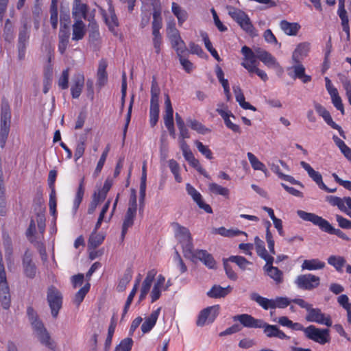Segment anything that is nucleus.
Instances as JSON below:
<instances>
[{
    "instance_id": "6e6552de",
    "label": "nucleus",
    "mask_w": 351,
    "mask_h": 351,
    "mask_svg": "<svg viewBox=\"0 0 351 351\" xmlns=\"http://www.w3.org/2000/svg\"><path fill=\"white\" fill-rule=\"evenodd\" d=\"M304 332L308 339L320 345H324L330 341L328 329L319 328L311 325L304 329Z\"/></svg>"
},
{
    "instance_id": "f3484780",
    "label": "nucleus",
    "mask_w": 351,
    "mask_h": 351,
    "mask_svg": "<svg viewBox=\"0 0 351 351\" xmlns=\"http://www.w3.org/2000/svg\"><path fill=\"white\" fill-rule=\"evenodd\" d=\"M260 47L254 48L253 50L249 47L243 46L241 48V53L243 55V62L241 65L245 68V65H249L250 66H256L258 64L257 62L258 59V50L261 49Z\"/></svg>"
},
{
    "instance_id": "ea45409f",
    "label": "nucleus",
    "mask_w": 351,
    "mask_h": 351,
    "mask_svg": "<svg viewBox=\"0 0 351 351\" xmlns=\"http://www.w3.org/2000/svg\"><path fill=\"white\" fill-rule=\"evenodd\" d=\"M104 16L110 30L114 32L119 25L118 19L114 13V9L110 7L108 12L104 14Z\"/></svg>"
},
{
    "instance_id": "79ce46f5",
    "label": "nucleus",
    "mask_w": 351,
    "mask_h": 351,
    "mask_svg": "<svg viewBox=\"0 0 351 351\" xmlns=\"http://www.w3.org/2000/svg\"><path fill=\"white\" fill-rule=\"evenodd\" d=\"M107 62L106 61L101 60L99 62L98 69H97V84L100 86H103L106 84L108 80V75L106 73Z\"/></svg>"
},
{
    "instance_id": "ddd939ff",
    "label": "nucleus",
    "mask_w": 351,
    "mask_h": 351,
    "mask_svg": "<svg viewBox=\"0 0 351 351\" xmlns=\"http://www.w3.org/2000/svg\"><path fill=\"white\" fill-rule=\"evenodd\" d=\"M306 319L308 322H316L326 326H332L330 316L323 313L319 308H311L308 311Z\"/></svg>"
},
{
    "instance_id": "a18cd8bd",
    "label": "nucleus",
    "mask_w": 351,
    "mask_h": 351,
    "mask_svg": "<svg viewBox=\"0 0 351 351\" xmlns=\"http://www.w3.org/2000/svg\"><path fill=\"white\" fill-rule=\"evenodd\" d=\"M86 11V5L82 3L80 0H75L72 14L76 21L80 20L82 17H84Z\"/></svg>"
},
{
    "instance_id": "9d476101",
    "label": "nucleus",
    "mask_w": 351,
    "mask_h": 351,
    "mask_svg": "<svg viewBox=\"0 0 351 351\" xmlns=\"http://www.w3.org/2000/svg\"><path fill=\"white\" fill-rule=\"evenodd\" d=\"M296 286L304 290H313L319 285L320 278L311 274H302L295 280Z\"/></svg>"
},
{
    "instance_id": "39448f33",
    "label": "nucleus",
    "mask_w": 351,
    "mask_h": 351,
    "mask_svg": "<svg viewBox=\"0 0 351 351\" xmlns=\"http://www.w3.org/2000/svg\"><path fill=\"white\" fill-rule=\"evenodd\" d=\"M250 298L265 310L276 308H284L291 302V300L287 297H277L275 299H268L255 292L252 293Z\"/></svg>"
},
{
    "instance_id": "a19ab883",
    "label": "nucleus",
    "mask_w": 351,
    "mask_h": 351,
    "mask_svg": "<svg viewBox=\"0 0 351 351\" xmlns=\"http://www.w3.org/2000/svg\"><path fill=\"white\" fill-rule=\"evenodd\" d=\"M86 33L85 25L81 20H77L73 25L72 39L79 40L83 38Z\"/></svg>"
},
{
    "instance_id": "bf43d9fd",
    "label": "nucleus",
    "mask_w": 351,
    "mask_h": 351,
    "mask_svg": "<svg viewBox=\"0 0 351 351\" xmlns=\"http://www.w3.org/2000/svg\"><path fill=\"white\" fill-rule=\"evenodd\" d=\"M230 262L235 263L241 269H245L250 264L244 257L240 256H232L228 258Z\"/></svg>"
},
{
    "instance_id": "f257e3e1",
    "label": "nucleus",
    "mask_w": 351,
    "mask_h": 351,
    "mask_svg": "<svg viewBox=\"0 0 351 351\" xmlns=\"http://www.w3.org/2000/svg\"><path fill=\"white\" fill-rule=\"evenodd\" d=\"M27 315L34 337L42 345L49 348H53V341L51 339L50 334L45 327L43 323L38 317L34 310L32 308H28Z\"/></svg>"
},
{
    "instance_id": "423d86ee",
    "label": "nucleus",
    "mask_w": 351,
    "mask_h": 351,
    "mask_svg": "<svg viewBox=\"0 0 351 351\" xmlns=\"http://www.w3.org/2000/svg\"><path fill=\"white\" fill-rule=\"evenodd\" d=\"M167 36L177 54L186 53V47L185 43L182 39L180 32L176 28L175 23H169L167 24Z\"/></svg>"
},
{
    "instance_id": "052dcab7",
    "label": "nucleus",
    "mask_w": 351,
    "mask_h": 351,
    "mask_svg": "<svg viewBox=\"0 0 351 351\" xmlns=\"http://www.w3.org/2000/svg\"><path fill=\"white\" fill-rule=\"evenodd\" d=\"M188 123L191 129L197 131V132L205 134L210 132V130L205 128L201 123L196 120H189Z\"/></svg>"
},
{
    "instance_id": "680f3d73",
    "label": "nucleus",
    "mask_w": 351,
    "mask_h": 351,
    "mask_svg": "<svg viewBox=\"0 0 351 351\" xmlns=\"http://www.w3.org/2000/svg\"><path fill=\"white\" fill-rule=\"evenodd\" d=\"M86 149V143L84 140L79 141L75 149L74 158L75 161L78 160L84 154Z\"/></svg>"
},
{
    "instance_id": "603ef678",
    "label": "nucleus",
    "mask_w": 351,
    "mask_h": 351,
    "mask_svg": "<svg viewBox=\"0 0 351 351\" xmlns=\"http://www.w3.org/2000/svg\"><path fill=\"white\" fill-rule=\"evenodd\" d=\"M24 272L28 278H34L36 275V271L34 264L29 257L25 256L23 259Z\"/></svg>"
},
{
    "instance_id": "9b49d317",
    "label": "nucleus",
    "mask_w": 351,
    "mask_h": 351,
    "mask_svg": "<svg viewBox=\"0 0 351 351\" xmlns=\"http://www.w3.org/2000/svg\"><path fill=\"white\" fill-rule=\"evenodd\" d=\"M219 305H215L202 310L198 316L197 325L203 326L213 322L219 315Z\"/></svg>"
},
{
    "instance_id": "a878e982",
    "label": "nucleus",
    "mask_w": 351,
    "mask_h": 351,
    "mask_svg": "<svg viewBox=\"0 0 351 351\" xmlns=\"http://www.w3.org/2000/svg\"><path fill=\"white\" fill-rule=\"evenodd\" d=\"M84 86V76L83 74L77 73L72 79L71 93L73 98L77 99L80 97Z\"/></svg>"
},
{
    "instance_id": "7c9ffc66",
    "label": "nucleus",
    "mask_w": 351,
    "mask_h": 351,
    "mask_svg": "<svg viewBox=\"0 0 351 351\" xmlns=\"http://www.w3.org/2000/svg\"><path fill=\"white\" fill-rule=\"evenodd\" d=\"M232 290L231 286L222 287L219 285H214L208 292L207 295L211 298H224L228 295Z\"/></svg>"
},
{
    "instance_id": "09e8293b",
    "label": "nucleus",
    "mask_w": 351,
    "mask_h": 351,
    "mask_svg": "<svg viewBox=\"0 0 351 351\" xmlns=\"http://www.w3.org/2000/svg\"><path fill=\"white\" fill-rule=\"evenodd\" d=\"M269 166L270 167L271 170L275 173L279 178L287 181L291 184H298V181H296L292 176L282 173L278 165L274 163H269Z\"/></svg>"
},
{
    "instance_id": "412c9836",
    "label": "nucleus",
    "mask_w": 351,
    "mask_h": 351,
    "mask_svg": "<svg viewBox=\"0 0 351 351\" xmlns=\"http://www.w3.org/2000/svg\"><path fill=\"white\" fill-rule=\"evenodd\" d=\"M258 59L261 61L267 67L280 69L281 66L276 58L270 53L263 49H258L257 51Z\"/></svg>"
},
{
    "instance_id": "393cba45",
    "label": "nucleus",
    "mask_w": 351,
    "mask_h": 351,
    "mask_svg": "<svg viewBox=\"0 0 351 351\" xmlns=\"http://www.w3.org/2000/svg\"><path fill=\"white\" fill-rule=\"evenodd\" d=\"M234 321L239 322L243 326L247 328H261L262 319L254 318L248 314H241L236 315L233 317Z\"/></svg>"
},
{
    "instance_id": "6e6d98bb",
    "label": "nucleus",
    "mask_w": 351,
    "mask_h": 351,
    "mask_svg": "<svg viewBox=\"0 0 351 351\" xmlns=\"http://www.w3.org/2000/svg\"><path fill=\"white\" fill-rule=\"evenodd\" d=\"M90 284L87 282L75 293L73 298V302L76 306H79L83 301L84 297L90 289Z\"/></svg>"
},
{
    "instance_id": "774afa93",
    "label": "nucleus",
    "mask_w": 351,
    "mask_h": 351,
    "mask_svg": "<svg viewBox=\"0 0 351 351\" xmlns=\"http://www.w3.org/2000/svg\"><path fill=\"white\" fill-rule=\"evenodd\" d=\"M184 53L177 55L179 58L180 62L182 66L183 69L186 71V72L191 73L193 69V64L186 58L184 57Z\"/></svg>"
},
{
    "instance_id": "0e129e2a",
    "label": "nucleus",
    "mask_w": 351,
    "mask_h": 351,
    "mask_svg": "<svg viewBox=\"0 0 351 351\" xmlns=\"http://www.w3.org/2000/svg\"><path fill=\"white\" fill-rule=\"evenodd\" d=\"M245 69L251 74L255 73L264 82L268 79L267 73L263 71L258 68V66H250L249 65H245Z\"/></svg>"
},
{
    "instance_id": "338daca9",
    "label": "nucleus",
    "mask_w": 351,
    "mask_h": 351,
    "mask_svg": "<svg viewBox=\"0 0 351 351\" xmlns=\"http://www.w3.org/2000/svg\"><path fill=\"white\" fill-rule=\"evenodd\" d=\"M69 69H64L59 80H58V86L62 89H66L68 88L69 85Z\"/></svg>"
},
{
    "instance_id": "e2e57ef3",
    "label": "nucleus",
    "mask_w": 351,
    "mask_h": 351,
    "mask_svg": "<svg viewBox=\"0 0 351 351\" xmlns=\"http://www.w3.org/2000/svg\"><path fill=\"white\" fill-rule=\"evenodd\" d=\"M51 189V191L49 195V211L51 215L53 216L56 214V191L54 189V186L52 187H50Z\"/></svg>"
},
{
    "instance_id": "c9c22d12",
    "label": "nucleus",
    "mask_w": 351,
    "mask_h": 351,
    "mask_svg": "<svg viewBox=\"0 0 351 351\" xmlns=\"http://www.w3.org/2000/svg\"><path fill=\"white\" fill-rule=\"evenodd\" d=\"M248 160L255 171H262L266 176H268V171L264 163L259 160V159L252 153L248 152L247 154Z\"/></svg>"
},
{
    "instance_id": "f704fd0d",
    "label": "nucleus",
    "mask_w": 351,
    "mask_h": 351,
    "mask_svg": "<svg viewBox=\"0 0 351 351\" xmlns=\"http://www.w3.org/2000/svg\"><path fill=\"white\" fill-rule=\"evenodd\" d=\"M233 91L235 95L237 101L239 105L245 110H252L256 111V109L254 106H252L250 103L245 101L244 95L242 90L239 86H233Z\"/></svg>"
},
{
    "instance_id": "4be33fe9",
    "label": "nucleus",
    "mask_w": 351,
    "mask_h": 351,
    "mask_svg": "<svg viewBox=\"0 0 351 351\" xmlns=\"http://www.w3.org/2000/svg\"><path fill=\"white\" fill-rule=\"evenodd\" d=\"M189 258H191L193 261L199 260L202 261L209 269H214L216 266V263L212 256L205 250H193V255Z\"/></svg>"
},
{
    "instance_id": "c85d7f7f",
    "label": "nucleus",
    "mask_w": 351,
    "mask_h": 351,
    "mask_svg": "<svg viewBox=\"0 0 351 351\" xmlns=\"http://www.w3.org/2000/svg\"><path fill=\"white\" fill-rule=\"evenodd\" d=\"M300 165L306 171L309 177L317 184L320 189H326V186L322 181V175L318 171H315L308 163L304 161L300 162Z\"/></svg>"
},
{
    "instance_id": "13d9d810",
    "label": "nucleus",
    "mask_w": 351,
    "mask_h": 351,
    "mask_svg": "<svg viewBox=\"0 0 351 351\" xmlns=\"http://www.w3.org/2000/svg\"><path fill=\"white\" fill-rule=\"evenodd\" d=\"M133 345V340L130 337L123 339L117 345L114 351H131Z\"/></svg>"
},
{
    "instance_id": "f8f14e48",
    "label": "nucleus",
    "mask_w": 351,
    "mask_h": 351,
    "mask_svg": "<svg viewBox=\"0 0 351 351\" xmlns=\"http://www.w3.org/2000/svg\"><path fill=\"white\" fill-rule=\"evenodd\" d=\"M216 111L223 118L226 126L235 133L240 134L241 132V128L239 125L234 123L230 118L235 119L234 114L228 109L227 106L223 104H219Z\"/></svg>"
},
{
    "instance_id": "5701e85b",
    "label": "nucleus",
    "mask_w": 351,
    "mask_h": 351,
    "mask_svg": "<svg viewBox=\"0 0 351 351\" xmlns=\"http://www.w3.org/2000/svg\"><path fill=\"white\" fill-rule=\"evenodd\" d=\"M310 49V43L306 42L299 43L292 53L293 63L301 62L308 56Z\"/></svg>"
},
{
    "instance_id": "2eb2a0df",
    "label": "nucleus",
    "mask_w": 351,
    "mask_h": 351,
    "mask_svg": "<svg viewBox=\"0 0 351 351\" xmlns=\"http://www.w3.org/2000/svg\"><path fill=\"white\" fill-rule=\"evenodd\" d=\"M313 106L315 110L318 113L319 116H321L326 123L330 125L333 129L337 130L340 134V135L346 138V136L344 132L342 130L341 128L337 125L335 122L333 121L330 112L320 104L317 102H313Z\"/></svg>"
},
{
    "instance_id": "b1692460",
    "label": "nucleus",
    "mask_w": 351,
    "mask_h": 351,
    "mask_svg": "<svg viewBox=\"0 0 351 351\" xmlns=\"http://www.w3.org/2000/svg\"><path fill=\"white\" fill-rule=\"evenodd\" d=\"M265 335L269 338L276 337L280 339H288L289 337L275 325H270L262 320L261 327Z\"/></svg>"
},
{
    "instance_id": "1a4fd4ad",
    "label": "nucleus",
    "mask_w": 351,
    "mask_h": 351,
    "mask_svg": "<svg viewBox=\"0 0 351 351\" xmlns=\"http://www.w3.org/2000/svg\"><path fill=\"white\" fill-rule=\"evenodd\" d=\"M47 302L51 309V315L56 318L62 307V297L61 293L53 287H49L47 291Z\"/></svg>"
},
{
    "instance_id": "a211bd4d",
    "label": "nucleus",
    "mask_w": 351,
    "mask_h": 351,
    "mask_svg": "<svg viewBox=\"0 0 351 351\" xmlns=\"http://www.w3.org/2000/svg\"><path fill=\"white\" fill-rule=\"evenodd\" d=\"M165 114L164 115V123L168 129L170 134L175 137V129L173 127V110L168 95L165 96Z\"/></svg>"
},
{
    "instance_id": "de8ad7c7",
    "label": "nucleus",
    "mask_w": 351,
    "mask_h": 351,
    "mask_svg": "<svg viewBox=\"0 0 351 351\" xmlns=\"http://www.w3.org/2000/svg\"><path fill=\"white\" fill-rule=\"evenodd\" d=\"M0 287V300L4 308H8L10 306V291L9 287L5 282H2Z\"/></svg>"
},
{
    "instance_id": "f03ea898",
    "label": "nucleus",
    "mask_w": 351,
    "mask_h": 351,
    "mask_svg": "<svg viewBox=\"0 0 351 351\" xmlns=\"http://www.w3.org/2000/svg\"><path fill=\"white\" fill-rule=\"evenodd\" d=\"M298 215L304 221H311L313 224L318 226L322 230L330 234H334L339 237L348 240V237L339 229L334 228L328 221L322 217L311 213H307L302 210L297 211Z\"/></svg>"
},
{
    "instance_id": "7ed1b4c3",
    "label": "nucleus",
    "mask_w": 351,
    "mask_h": 351,
    "mask_svg": "<svg viewBox=\"0 0 351 351\" xmlns=\"http://www.w3.org/2000/svg\"><path fill=\"white\" fill-rule=\"evenodd\" d=\"M45 230V217L44 214L38 213L32 217L26 232L28 239L32 243H40L43 239Z\"/></svg>"
},
{
    "instance_id": "49530a36",
    "label": "nucleus",
    "mask_w": 351,
    "mask_h": 351,
    "mask_svg": "<svg viewBox=\"0 0 351 351\" xmlns=\"http://www.w3.org/2000/svg\"><path fill=\"white\" fill-rule=\"evenodd\" d=\"M160 93V88L158 87L156 82L153 81L151 88L150 108H159L158 97Z\"/></svg>"
},
{
    "instance_id": "4468645a",
    "label": "nucleus",
    "mask_w": 351,
    "mask_h": 351,
    "mask_svg": "<svg viewBox=\"0 0 351 351\" xmlns=\"http://www.w3.org/2000/svg\"><path fill=\"white\" fill-rule=\"evenodd\" d=\"M326 201L330 205L337 206L340 210L351 217V197H344L341 198L337 196L329 195L326 197Z\"/></svg>"
},
{
    "instance_id": "864d4df0",
    "label": "nucleus",
    "mask_w": 351,
    "mask_h": 351,
    "mask_svg": "<svg viewBox=\"0 0 351 351\" xmlns=\"http://www.w3.org/2000/svg\"><path fill=\"white\" fill-rule=\"evenodd\" d=\"M328 263L340 271L346 263V260L342 256L333 255L328 257Z\"/></svg>"
},
{
    "instance_id": "aec40b11",
    "label": "nucleus",
    "mask_w": 351,
    "mask_h": 351,
    "mask_svg": "<svg viewBox=\"0 0 351 351\" xmlns=\"http://www.w3.org/2000/svg\"><path fill=\"white\" fill-rule=\"evenodd\" d=\"M169 286V281L166 284L165 278L162 275L158 276L150 294L152 302H154L156 301L160 298L161 293L165 291Z\"/></svg>"
},
{
    "instance_id": "dca6fc26",
    "label": "nucleus",
    "mask_w": 351,
    "mask_h": 351,
    "mask_svg": "<svg viewBox=\"0 0 351 351\" xmlns=\"http://www.w3.org/2000/svg\"><path fill=\"white\" fill-rule=\"evenodd\" d=\"M324 80L326 82V88L331 97L332 104L337 110L341 111L342 114H343V105L342 104L341 98L339 95L337 89L332 85L331 80L328 77H326Z\"/></svg>"
},
{
    "instance_id": "c03bdc74",
    "label": "nucleus",
    "mask_w": 351,
    "mask_h": 351,
    "mask_svg": "<svg viewBox=\"0 0 351 351\" xmlns=\"http://www.w3.org/2000/svg\"><path fill=\"white\" fill-rule=\"evenodd\" d=\"M113 184V180L110 178H107L104 182L103 186L101 189H98L93 195L97 196L98 198L103 201L106 199L108 192Z\"/></svg>"
},
{
    "instance_id": "72a5a7b5",
    "label": "nucleus",
    "mask_w": 351,
    "mask_h": 351,
    "mask_svg": "<svg viewBox=\"0 0 351 351\" xmlns=\"http://www.w3.org/2000/svg\"><path fill=\"white\" fill-rule=\"evenodd\" d=\"M264 269L267 274L272 278L276 284H280L283 281L282 272L276 267L272 266V263H266Z\"/></svg>"
},
{
    "instance_id": "58836bf2",
    "label": "nucleus",
    "mask_w": 351,
    "mask_h": 351,
    "mask_svg": "<svg viewBox=\"0 0 351 351\" xmlns=\"http://www.w3.org/2000/svg\"><path fill=\"white\" fill-rule=\"evenodd\" d=\"M280 26L281 29L289 36H295L300 29V25L298 23H289L287 21H282Z\"/></svg>"
},
{
    "instance_id": "20e7f679",
    "label": "nucleus",
    "mask_w": 351,
    "mask_h": 351,
    "mask_svg": "<svg viewBox=\"0 0 351 351\" xmlns=\"http://www.w3.org/2000/svg\"><path fill=\"white\" fill-rule=\"evenodd\" d=\"M228 14L234 19L250 36L254 37L258 36V33L252 25L249 16L242 10L228 6L226 8Z\"/></svg>"
},
{
    "instance_id": "5fc2aeb1",
    "label": "nucleus",
    "mask_w": 351,
    "mask_h": 351,
    "mask_svg": "<svg viewBox=\"0 0 351 351\" xmlns=\"http://www.w3.org/2000/svg\"><path fill=\"white\" fill-rule=\"evenodd\" d=\"M214 232L219 234L221 236L228 237H235V236H238L239 234H243L245 236H247V234L244 232L240 231L239 230H232V229L228 230L223 227H221V228L215 229Z\"/></svg>"
},
{
    "instance_id": "3c124183",
    "label": "nucleus",
    "mask_w": 351,
    "mask_h": 351,
    "mask_svg": "<svg viewBox=\"0 0 351 351\" xmlns=\"http://www.w3.org/2000/svg\"><path fill=\"white\" fill-rule=\"evenodd\" d=\"M84 179H82L78 186L75 199L73 200V210L76 211L77 208H79L84 195Z\"/></svg>"
},
{
    "instance_id": "37998d69",
    "label": "nucleus",
    "mask_w": 351,
    "mask_h": 351,
    "mask_svg": "<svg viewBox=\"0 0 351 351\" xmlns=\"http://www.w3.org/2000/svg\"><path fill=\"white\" fill-rule=\"evenodd\" d=\"M110 203L111 199H108L105 204L102 206L95 225V230L100 228L103 221L108 223L110 221L111 218H109V215H106V213L109 210Z\"/></svg>"
},
{
    "instance_id": "cd10ccee",
    "label": "nucleus",
    "mask_w": 351,
    "mask_h": 351,
    "mask_svg": "<svg viewBox=\"0 0 351 351\" xmlns=\"http://www.w3.org/2000/svg\"><path fill=\"white\" fill-rule=\"evenodd\" d=\"M156 274L157 271L156 269H152L147 272L145 280L142 282L141 293L139 295L140 301L143 300L146 298L147 293L149 292L153 280L155 278Z\"/></svg>"
},
{
    "instance_id": "e433bc0d",
    "label": "nucleus",
    "mask_w": 351,
    "mask_h": 351,
    "mask_svg": "<svg viewBox=\"0 0 351 351\" xmlns=\"http://www.w3.org/2000/svg\"><path fill=\"white\" fill-rule=\"evenodd\" d=\"M171 11L174 16L177 18L179 26H182V24L187 20V12L175 2H173L171 4Z\"/></svg>"
},
{
    "instance_id": "4d7b16f0",
    "label": "nucleus",
    "mask_w": 351,
    "mask_h": 351,
    "mask_svg": "<svg viewBox=\"0 0 351 351\" xmlns=\"http://www.w3.org/2000/svg\"><path fill=\"white\" fill-rule=\"evenodd\" d=\"M9 124L5 118L1 119V132H0V141L1 147H3L9 133Z\"/></svg>"
},
{
    "instance_id": "8fccbe9b",
    "label": "nucleus",
    "mask_w": 351,
    "mask_h": 351,
    "mask_svg": "<svg viewBox=\"0 0 351 351\" xmlns=\"http://www.w3.org/2000/svg\"><path fill=\"white\" fill-rule=\"evenodd\" d=\"M208 189L212 193L215 195H220L226 198L228 197L230 194V191L228 189L219 185L215 182H211L208 184Z\"/></svg>"
},
{
    "instance_id": "c756f323",
    "label": "nucleus",
    "mask_w": 351,
    "mask_h": 351,
    "mask_svg": "<svg viewBox=\"0 0 351 351\" xmlns=\"http://www.w3.org/2000/svg\"><path fill=\"white\" fill-rule=\"evenodd\" d=\"M254 245L258 255L263 259H264L266 261V263H273L274 257L268 254L265 247V243L263 241L260 239L259 237H256L254 239Z\"/></svg>"
},
{
    "instance_id": "4c0bfd02",
    "label": "nucleus",
    "mask_w": 351,
    "mask_h": 351,
    "mask_svg": "<svg viewBox=\"0 0 351 351\" xmlns=\"http://www.w3.org/2000/svg\"><path fill=\"white\" fill-rule=\"evenodd\" d=\"M325 267V263L317 258L304 260L302 264V270H317Z\"/></svg>"
},
{
    "instance_id": "69168bd1",
    "label": "nucleus",
    "mask_w": 351,
    "mask_h": 351,
    "mask_svg": "<svg viewBox=\"0 0 351 351\" xmlns=\"http://www.w3.org/2000/svg\"><path fill=\"white\" fill-rule=\"evenodd\" d=\"M104 240V236L103 234L94 232L90 237L89 245L93 247H97L101 244Z\"/></svg>"
},
{
    "instance_id": "473e14b6",
    "label": "nucleus",
    "mask_w": 351,
    "mask_h": 351,
    "mask_svg": "<svg viewBox=\"0 0 351 351\" xmlns=\"http://www.w3.org/2000/svg\"><path fill=\"white\" fill-rule=\"evenodd\" d=\"M293 73V77L300 79L303 83H308L311 80V77L305 73V67L301 62L294 63L290 68Z\"/></svg>"
},
{
    "instance_id": "6ab92c4d",
    "label": "nucleus",
    "mask_w": 351,
    "mask_h": 351,
    "mask_svg": "<svg viewBox=\"0 0 351 351\" xmlns=\"http://www.w3.org/2000/svg\"><path fill=\"white\" fill-rule=\"evenodd\" d=\"M186 190L187 193L192 197L193 201L197 204L199 208L203 209L207 213H212L211 207L205 203L202 199V196L192 185L189 183L186 184Z\"/></svg>"
},
{
    "instance_id": "0eeeda50",
    "label": "nucleus",
    "mask_w": 351,
    "mask_h": 351,
    "mask_svg": "<svg viewBox=\"0 0 351 351\" xmlns=\"http://www.w3.org/2000/svg\"><path fill=\"white\" fill-rule=\"evenodd\" d=\"M175 235L181 243L184 256L190 257L193 255V245L189 230L176 223L174 225Z\"/></svg>"
},
{
    "instance_id": "2f4dec72",
    "label": "nucleus",
    "mask_w": 351,
    "mask_h": 351,
    "mask_svg": "<svg viewBox=\"0 0 351 351\" xmlns=\"http://www.w3.org/2000/svg\"><path fill=\"white\" fill-rule=\"evenodd\" d=\"M136 210L132 208H128L126 214L124 217V220L122 226L121 231V239H123L124 237L128 231V229L130 228L133 223L136 217Z\"/></svg>"
},
{
    "instance_id": "bb28decb",
    "label": "nucleus",
    "mask_w": 351,
    "mask_h": 351,
    "mask_svg": "<svg viewBox=\"0 0 351 351\" xmlns=\"http://www.w3.org/2000/svg\"><path fill=\"white\" fill-rule=\"evenodd\" d=\"M161 307H158L153 311L151 314L145 318V321L141 325V330L143 334L147 333L154 327L160 313Z\"/></svg>"
}]
</instances>
